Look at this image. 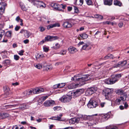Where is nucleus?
Masks as SVG:
<instances>
[{
  "instance_id": "obj_1",
  "label": "nucleus",
  "mask_w": 129,
  "mask_h": 129,
  "mask_svg": "<svg viewBox=\"0 0 129 129\" xmlns=\"http://www.w3.org/2000/svg\"><path fill=\"white\" fill-rule=\"evenodd\" d=\"M90 79V77H89L88 75H83L81 78H78L77 76H74L72 78L71 80L75 81H78L80 82L81 85H82L86 83L85 82Z\"/></svg>"
},
{
  "instance_id": "obj_2",
  "label": "nucleus",
  "mask_w": 129,
  "mask_h": 129,
  "mask_svg": "<svg viewBox=\"0 0 129 129\" xmlns=\"http://www.w3.org/2000/svg\"><path fill=\"white\" fill-rule=\"evenodd\" d=\"M97 115V114L91 116H87L85 115H82L81 117V121L84 120H91L92 122L91 123L92 125L96 124L98 123V121L94 120H95V118L94 117L95 116H96Z\"/></svg>"
},
{
  "instance_id": "obj_3",
  "label": "nucleus",
  "mask_w": 129,
  "mask_h": 129,
  "mask_svg": "<svg viewBox=\"0 0 129 129\" xmlns=\"http://www.w3.org/2000/svg\"><path fill=\"white\" fill-rule=\"evenodd\" d=\"M81 45L83 46L81 48V50H84L88 51L90 50L91 47L90 45L88 44L84 43L83 42H80L78 44V46L79 47Z\"/></svg>"
},
{
  "instance_id": "obj_4",
  "label": "nucleus",
  "mask_w": 129,
  "mask_h": 129,
  "mask_svg": "<svg viewBox=\"0 0 129 129\" xmlns=\"http://www.w3.org/2000/svg\"><path fill=\"white\" fill-rule=\"evenodd\" d=\"M111 92V89L108 88H106L103 91V93L105 94L106 99L108 100L112 98Z\"/></svg>"
},
{
  "instance_id": "obj_5",
  "label": "nucleus",
  "mask_w": 129,
  "mask_h": 129,
  "mask_svg": "<svg viewBox=\"0 0 129 129\" xmlns=\"http://www.w3.org/2000/svg\"><path fill=\"white\" fill-rule=\"evenodd\" d=\"M72 97L70 95H63L59 99V100L63 103L68 102L71 101Z\"/></svg>"
},
{
  "instance_id": "obj_6",
  "label": "nucleus",
  "mask_w": 129,
  "mask_h": 129,
  "mask_svg": "<svg viewBox=\"0 0 129 129\" xmlns=\"http://www.w3.org/2000/svg\"><path fill=\"white\" fill-rule=\"evenodd\" d=\"M116 92L118 95H120L121 96H122L123 97H124L126 98L127 97L126 91L124 89L121 88L118 89L116 91Z\"/></svg>"
},
{
  "instance_id": "obj_7",
  "label": "nucleus",
  "mask_w": 129,
  "mask_h": 129,
  "mask_svg": "<svg viewBox=\"0 0 129 129\" xmlns=\"http://www.w3.org/2000/svg\"><path fill=\"white\" fill-rule=\"evenodd\" d=\"M98 105L97 102L95 101L92 100H90L87 105L88 107L90 108H95Z\"/></svg>"
},
{
  "instance_id": "obj_8",
  "label": "nucleus",
  "mask_w": 129,
  "mask_h": 129,
  "mask_svg": "<svg viewBox=\"0 0 129 129\" xmlns=\"http://www.w3.org/2000/svg\"><path fill=\"white\" fill-rule=\"evenodd\" d=\"M117 81L115 80L114 76H112L111 78L105 80V83L107 84H113L115 83Z\"/></svg>"
},
{
  "instance_id": "obj_9",
  "label": "nucleus",
  "mask_w": 129,
  "mask_h": 129,
  "mask_svg": "<svg viewBox=\"0 0 129 129\" xmlns=\"http://www.w3.org/2000/svg\"><path fill=\"white\" fill-rule=\"evenodd\" d=\"M81 119L80 117L79 118H73L70 120V122L73 124L77 123L79 122L81 123L82 122Z\"/></svg>"
},
{
  "instance_id": "obj_10",
  "label": "nucleus",
  "mask_w": 129,
  "mask_h": 129,
  "mask_svg": "<svg viewBox=\"0 0 129 129\" xmlns=\"http://www.w3.org/2000/svg\"><path fill=\"white\" fill-rule=\"evenodd\" d=\"M20 33L24 34V36L26 38H28L31 35V33L29 31L24 29H21Z\"/></svg>"
},
{
  "instance_id": "obj_11",
  "label": "nucleus",
  "mask_w": 129,
  "mask_h": 129,
  "mask_svg": "<svg viewBox=\"0 0 129 129\" xmlns=\"http://www.w3.org/2000/svg\"><path fill=\"white\" fill-rule=\"evenodd\" d=\"M97 89V88L96 87H93L88 88L86 91V93H88L89 94L91 95L95 92Z\"/></svg>"
},
{
  "instance_id": "obj_12",
  "label": "nucleus",
  "mask_w": 129,
  "mask_h": 129,
  "mask_svg": "<svg viewBox=\"0 0 129 129\" xmlns=\"http://www.w3.org/2000/svg\"><path fill=\"white\" fill-rule=\"evenodd\" d=\"M7 4L4 2H2L0 4V14H2L4 12L5 7Z\"/></svg>"
},
{
  "instance_id": "obj_13",
  "label": "nucleus",
  "mask_w": 129,
  "mask_h": 129,
  "mask_svg": "<svg viewBox=\"0 0 129 129\" xmlns=\"http://www.w3.org/2000/svg\"><path fill=\"white\" fill-rule=\"evenodd\" d=\"M110 117V116L109 114H103L100 115L99 118H101V121L103 122L107 120Z\"/></svg>"
},
{
  "instance_id": "obj_14",
  "label": "nucleus",
  "mask_w": 129,
  "mask_h": 129,
  "mask_svg": "<svg viewBox=\"0 0 129 129\" xmlns=\"http://www.w3.org/2000/svg\"><path fill=\"white\" fill-rule=\"evenodd\" d=\"M58 38V37L57 36H48L45 37V41H51L57 39Z\"/></svg>"
},
{
  "instance_id": "obj_15",
  "label": "nucleus",
  "mask_w": 129,
  "mask_h": 129,
  "mask_svg": "<svg viewBox=\"0 0 129 129\" xmlns=\"http://www.w3.org/2000/svg\"><path fill=\"white\" fill-rule=\"evenodd\" d=\"M55 103L52 100H50L45 101L44 103V106L46 107H49L52 106Z\"/></svg>"
},
{
  "instance_id": "obj_16",
  "label": "nucleus",
  "mask_w": 129,
  "mask_h": 129,
  "mask_svg": "<svg viewBox=\"0 0 129 129\" xmlns=\"http://www.w3.org/2000/svg\"><path fill=\"white\" fill-rule=\"evenodd\" d=\"M68 50L69 53L71 54H74L78 51V50L72 46H70Z\"/></svg>"
},
{
  "instance_id": "obj_17",
  "label": "nucleus",
  "mask_w": 129,
  "mask_h": 129,
  "mask_svg": "<svg viewBox=\"0 0 129 129\" xmlns=\"http://www.w3.org/2000/svg\"><path fill=\"white\" fill-rule=\"evenodd\" d=\"M62 26L65 28H68L72 27V25L71 23L68 21L64 22L62 24Z\"/></svg>"
},
{
  "instance_id": "obj_18",
  "label": "nucleus",
  "mask_w": 129,
  "mask_h": 129,
  "mask_svg": "<svg viewBox=\"0 0 129 129\" xmlns=\"http://www.w3.org/2000/svg\"><path fill=\"white\" fill-rule=\"evenodd\" d=\"M82 93V89H77L73 92V95L75 97L79 96Z\"/></svg>"
},
{
  "instance_id": "obj_19",
  "label": "nucleus",
  "mask_w": 129,
  "mask_h": 129,
  "mask_svg": "<svg viewBox=\"0 0 129 129\" xmlns=\"http://www.w3.org/2000/svg\"><path fill=\"white\" fill-rule=\"evenodd\" d=\"M80 85L74 83L69 84L67 87L69 89H74L79 87Z\"/></svg>"
},
{
  "instance_id": "obj_20",
  "label": "nucleus",
  "mask_w": 129,
  "mask_h": 129,
  "mask_svg": "<svg viewBox=\"0 0 129 129\" xmlns=\"http://www.w3.org/2000/svg\"><path fill=\"white\" fill-rule=\"evenodd\" d=\"M44 89L43 88H36L33 89V91L34 94H37L43 92Z\"/></svg>"
},
{
  "instance_id": "obj_21",
  "label": "nucleus",
  "mask_w": 129,
  "mask_h": 129,
  "mask_svg": "<svg viewBox=\"0 0 129 129\" xmlns=\"http://www.w3.org/2000/svg\"><path fill=\"white\" fill-rule=\"evenodd\" d=\"M62 116V114H59V115L57 116L56 117H52L50 118V119L53 120L61 121H62L61 120V117Z\"/></svg>"
},
{
  "instance_id": "obj_22",
  "label": "nucleus",
  "mask_w": 129,
  "mask_h": 129,
  "mask_svg": "<svg viewBox=\"0 0 129 129\" xmlns=\"http://www.w3.org/2000/svg\"><path fill=\"white\" fill-rule=\"evenodd\" d=\"M126 100V98L124 99L122 96H121L119 98L116 99L115 101V103L118 105H119L121 101H125Z\"/></svg>"
},
{
  "instance_id": "obj_23",
  "label": "nucleus",
  "mask_w": 129,
  "mask_h": 129,
  "mask_svg": "<svg viewBox=\"0 0 129 129\" xmlns=\"http://www.w3.org/2000/svg\"><path fill=\"white\" fill-rule=\"evenodd\" d=\"M128 61V60H127L118 62L117 63V66H116V67H121L124 66L126 64L127 61Z\"/></svg>"
},
{
  "instance_id": "obj_24",
  "label": "nucleus",
  "mask_w": 129,
  "mask_h": 129,
  "mask_svg": "<svg viewBox=\"0 0 129 129\" xmlns=\"http://www.w3.org/2000/svg\"><path fill=\"white\" fill-rule=\"evenodd\" d=\"M60 26L59 24L58 23H55L53 24L47 26V29H50L54 27H59Z\"/></svg>"
},
{
  "instance_id": "obj_25",
  "label": "nucleus",
  "mask_w": 129,
  "mask_h": 129,
  "mask_svg": "<svg viewBox=\"0 0 129 129\" xmlns=\"http://www.w3.org/2000/svg\"><path fill=\"white\" fill-rule=\"evenodd\" d=\"M113 0H104V4L106 5L111 6L112 4Z\"/></svg>"
},
{
  "instance_id": "obj_26",
  "label": "nucleus",
  "mask_w": 129,
  "mask_h": 129,
  "mask_svg": "<svg viewBox=\"0 0 129 129\" xmlns=\"http://www.w3.org/2000/svg\"><path fill=\"white\" fill-rule=\"evenodd\" d=\"M33 89L32 90L28 89L25 91L23 92L24 96H26L32 94V93H33Z\"/></svg>"
},
{
  "instance_id": "obj_27",
  "label": "nucleus",
  "mask_w": 129,
  "mask_h": 129,
  "mask_svg": "<svg viewBox=\"0 0 129 129\" xmlns=\"http://www.w3.org/2000/svg\"><path fill=\"white\" fill-rule=\"evenodd\" d=\"M88 37V35L85 33H83L82 34L79 35V38H81L82 39H87Z\"/></svg>"
},
{
  "instance_id": "obj_28",
  "label": "nucleus",
  "mask_w": 129,
  "mask_h": 129,
  "mask_svg": "<svg viewBox=\"0 0 129 129\" xmlns=\"http://www.w3.org/2000/svg\"><path fill=\"white\" fill-rule=\"evenodd\" d=\"M86 101V98L84 97L80 98L79 101L80 104L83 106L85 104Z\"/></svg>"
},
{
  "instance_id": "obj_29",
  "label": "nucleus",
  "mask_w": 129,
  "mask_h": 129,
  "mask_svg": "<svg viewBox=\"0 0 129 129\" xmlns=\"http://www.w3.org/2000/svg\"><path fill=\"white\" fill-rule=\"evenodd\" d=\"M9 114L7 113L1 114L0 113V119H3L9 116Z\"/></svg>"
},
{
  "instance_id": "obj_30",
  "label": "nucleus",
  "mask_w": 129,
  "mask_h": 129,
  "mask_svg": "<svg viewBox=\"0 0 129 129\" xmlns=\"http://www.w3.org/2000/svg\"><path fill=\"white\" fill-rule=\"evenodd\" d=\"M83 0H76L75 4L81 6L83 4Z\"/></svg>"
},
{
  "instance_id": "obj_31",
  "label": "nucleus",
  "mask_w": 129,
  "mask_h": 129,
  "mask_svg": "<svg viewBox=\"0 0 129 129\" xmlns=\"http://www.w3.org/2000/svg\"><path fill=\"white\" fill-rule=\"evenodd\" d=\"M114 4L115 5L120 7L121 6L122 3L119 1L117 0H115L114 1Z\"/></svg>"
},
{
  "instance_id": "obj_32",
  "label": "nucleus",
  "mask_w": 129,
  "mask_h": 129,
  "mask_svg": "<svg viewBox=\"0 0 129 129\" xmlns=\"http://www.w3.org/2000/svg\"><path fill=\"white\" fill-rule=\"evenodd\" d=\"M115 80H116L117 82L121 77V74H116L115 75H112Z\"/></svg>"
},
{
  "instance_id": "obj_33",
  "label": "nucleus",
  "mask_w": 129,
  "mask_h": 129,
  "mask_svg": "<svg viewBox=\"0 0 129 129\" xmlns=\"http://www.w3.org/2000/svg\"><path fill=\"white\" fill-rule=\"evenodd\" d=\"M12 31H9L6 32V36L8 38H11L12 37Z\"/></svg>"
},
{
  "instance_id": "obj_34",
  "label": "nucleus",
  "mask_w": 129,
  "mask_h": 129,
  "mask_svg": "<svg viewBox=\"0 0 129 129\" xmlns=\"http://www.w3.org/2000/svg\"><path fill=\"white\" fill-rule=\"evenodd\" d=\"M15 20L18 22L19 21H20L21 22V23L20 24V25L22 26L23 25V23H22L23 20L22 19H20L19 16H17L16 17Z\"/></svg>"
},
{
  "instance_id": "obj_35",
  "label": "nucleus",
  "mask_w": 129,
  "mask_h": 129,
  "mask_svg": "<svg viewBox=\"0 0 129 129\" xmlns=\"http://www.w3.org/2000/svg\"><path fill=\"white\" fill-rule=\"evenodd\" d=\"M106 129H118L116 126L112 125H110L106 127Z\"/></svg>"
},
{
  "instance_id": "obj_36",
  "label": "nucleus",
  "mask_w": 129,
  "mask_h": 129,
  "mask_svg": "<svg viewBox=\"0 0 129 129\" xmlns=\"http://www.w3.org/2000/svg\"><path fill=\"white\" fill-rule=\"evenodd\" d=\"M19 106H22L21 107L19 108V109L24 110L27 108V106L25 104H23L22 105L21 104H19Z\"/></svg>"
},
{
  "instance_id": "obj_37",
  "label": "nucleus",
  "mask_w": 129,
  "mask_h": 129,
  "mask_svg": "<svg viewBox=\"0 0 129 129\" xmlns=\"http://www.w3.org/2000/svg\"><path fill=\"white\" fill-rule=\"evenodd\" d=\"M113 56L111 54H109L104 57L105 59H107L109 58H113Z\"/></svg>"
},
{
  "instance_id": "obj_38",
  "label": "nucleus",
  "mask_w": 129,
  "mask_h": 129,
  "mask_svg": "<svg viewBox=\"0 0 129 129\" xmlns=\"http://www.w3.org/2000/svg\"><path fill=\"white\" fill-rule=\"evenodd\" d=\"M60 45L57 43L55 44V46H54L52 48L53 49L56 50L60 48Z\"/></svg>"
},
{
  "instance_id": "obj_39",
  "label": "nucleus",
  "mask_w": 129,
  "mask_h": 129,
  "mask_svg": "<svg viewBox=\"0 0 129 129\" xmlns=\"http://www.w3.org/2000/svg\"><path fill=\"white\" fill-rule=\"evenodd\" d=\"M85 1L88 5L89 6L93 5V3L91 0H85Z\"/></svg>"
},
{
  "instance_id": "obj_40",
  "label": "nucleus",
  "mask_w": 129,
  "mask_h": 129,
  "mask_svg": "<svg viewBox=\"0 0 129 129\" xmlns=\"http://www.w3.org/2000/svg\"><path fill=\"white\" fill-rule=\"evenodd\" d=\"M19 104H16L13 105H9L7 106L8 108H12L14 107H18L19 106Z\"/></svg>"
},
{
  "instance_id": "obj_41",
  "label": "nucleus",
  "mask_w": 129,
  "mask_h": 129,
  "mask_svg": "<svg viewBox=\"0 0 129 129\" xmlns=\"http://www.w3.org/2000/svg\"><path fill=\"white\" fill-rule=\"evenodd\" d=\"M3 63L6 65H9L11 63V61L9 59H6L4 60Z\"/></svg>"
},
{
  "instance_id": "obj_42",
  "label": "nucleus",
  "mask_w": 129,
  "mask_h": 129,
  "mask_svg": "<svg viewBox=\"0 0 129 129\" xmlns=\"http://www.w3.org/2000/svg\"><path fill=\"white\" fill-rule=\"evenodd\" d=\"M58 4L56 3H52L51 4V6L52 7L56 10H57Z\"/></svg>"
},
{
  "instance_id": "obj_43",
  "label": "nucleus",
  "mask_w": 129,
  "mask_h": 129,
  "mask_svg": "<svg viewBox=\"0 0 129 129\" xmlns=\"http://www.w3.org/2000/svg\"><path fill=\"white\" fill-rule=\"evenodd\" d=\"M5 33V31L3 30H0V40L1 39L3 36L4 35Z\"/></svg>"
},
{
  "instance_id": "obj_44",
  "label": "nucleus",
  "mask_w": 129,
  "mask_h": 129,
  "mask_svg": "<svg viewBox=\"0 0 129 129\" xmlns=\"http://www.w3.org/2000/svg\"><path fill=\"white\" fill-rule=\"evenodd\" d=\"M34 65L35 67L38 69H41L42 68V65L40 64H34Z\"/></svg>"
},
{
  "instance_id": "obj_45",
  "label": "nucleus",
  "mask_w": 129,
  "mask_h": 129,
  "mask_svg": "<svg viewBox=\"0 0 129 129\" xmlns=\"http://www.w3.org/2000/svg\"><path fill=\"white\" fill-rule=\"evenodd\" d=\"M67 51L65 50H61L60 52L58 53L59 54L61 55H64L66 54V53Z\"/></svg>"
},
{
  "instance_id": "obj_46",
  "label": "nucleus",
  "mask_w": 129,
  "mask_h": 129,
  "mask_svg": "<svg viewBox=\"0 0 129 129\" xmlns=\"http://www.w3.org/2000/svg\"><path fill=\"white\" fill-rule=\"evenodd\" d=\"M20 6L22 10L24 11H26L27 9L23 5L20 4Z\"/></svg>"
},
{
  "instance_id": "obj_47",
  "label": "nucleus",
  "mask_w": 129,
  "mask_h": 129,
  "mask_svg": "<svg viewBox=\"0 0 129 129\" xmlns=\"http://www.w3.org/2000/svg\"><path fill=\"white\" fill-rule=\"evenodd\" d=\"M12 129H24V127H21L19 128L17 126L15 125L13 127Z\"/></svg>"
},
{
  "instance_id": "obj_48",
  "label": "nucleus",
  "mask_w": 129,
  "mask_h": 129,
  "mask_svg": "<svg viewBox=\"0 0 129 129\" xmlns=\"http://www.w3.org/2000/svg\"><path fill=\"white\" fill-rule=\"evenodd\" d=\"M59 88H61L64 86L66 84L65 83H61L58 84Z\"/></svg>"
},
{
  "instance_id": "obj_49",
  "label": "nucleus",
  "mask_w": 129,
  "mask_h": 129,
  "mask_svg": "<svg viewBox=\"0 0 129 129\" xmlns=\"http://www.w3.org/2000/svg\"><path fill=\"white\" fill-rule=\"evenodd\" d=\"M19 58V57L17 55H14V58L16 60H18Z\"/></svg>"
},
{
  "instance_id": "obj_50",
  "label": "nucleus",
  "mask_w": 129,
  "mask_h": 129,
  "mask_svg": "<svg viewBox=\"0 0 129 129\" xmlns=\"http://www.w3.org/2000/svg\"><path fill=\"white\" fill-rule=\"evenodd\" d=\"M43 49L44 51L46 52H48L49 50V48L47 47L44 46Z\"/></svg>"
},
{
  "instance_id": "obj_51",
  "label": "nucleus",
  "mask_w": 129,
  "mask_h": 129,
  "mask_svg": "<svg viewBox=\"0 0 129 129\" xmlns=\"http://www.w3.org/2000/svg\"><path fill=\"white\" fill-rule=\"evenodd\" d=\"M62 10V8L61 7V4L60 5H59L58 4V6L57 7V10H58L59 11H60L61 10Z\"/></svg>"
},
{
  "instance_id": "obj_52",
  "label": "nucleus",
  "mask_w": 129,
  "mask_h": 129,
  "mask_svg": "<svg viewBox=\"0 0 129 129\" xmlns=\"http://www.w3.org/2000/svg\"><path fill=\"white\" fill-rule=\"evenodd\" d=\"M123 24V22H120L118 24V25L119 27L121 28L122 27Z\"/></svg>"
},
{
  "instance_id": "obj_53",
  "label": "nucleus",
  "mask_w": 129,
  "mask_h": 129,
  "mask_svg": "<svg viewBox=\"0 0 129 129\" xmlns=\"http://www.w3.org/2000/svg\"><path fill=\"white\" fill-rule=\"evenodd\" d=\"M74 9L75 10V12L76 13H78L79 12V11L78 8L76 7H74Z\"/></svg>"
},
{
  "instance_id": "obj_54",
  "label": "nucleus",
  "mask_w": 129,
  "mask_h": 129,
  "mask_svg": "<svg viewBox=\"0 0 129 129\" xmlns=\"http://www.w3.org/2000/svg\"><path fill=\"white\" fill-rule=\"evenodd\" d=\"M53 88L55 89L59 88L58 84L54 85L53 86Z\"/></svg>"
},
{
  "instance_id": "obj_55",
  "label": "nucleus",
  "mask_w": 129,
  "mask_h": 129,
  "mask_svg": "<svg viewBox=\"0 0 129 129\" xmlns=\"http://www.w3.org/2000/svg\"><path fill=\"white\" fill-rule=\"evenodd\" d=\"M20 26L16 25L15 28V30L16 31H17L20 29Z\"/></svg>"
},
{
  "instance_id": "obj_56",
  "label": "nucleus",
  "mask_w": 129,
  "mask_h": 129,
  "mask_svg": "<svg viewBox=\"0 0 129 129\" xmlns=\"http://www.w3.org/2000/svg\"><path fill=\"white\" fill-rule=\"evenodd\" d=\"M24 51L22 50H21L19 51V54L20 55H23V53L24 52Z\"/></svg>"
},
{
  "instance_id": "obj_57",
  "label": "nucleus",
  "mask_w": 129,
  "mask_h": 129,
  "mask_svg": "<svg viewBox=\"0 0 129 129\" xmlns=\"http://www.w3.org/2000/svg\"><path fill=\"white\" fill-rule=\"evenodd\" d=\"M60 109V107H54L53 108V109L54 110H59Z\"/></svg>"
},
{
  "instance_id": "obj_58",
  "label": "nucleus",
  "mask_w": 129,
  "mask_h": 129,
  "mask_svg": "<svg viewBox=\"0 0 129 129\" xmlns=\"http://www.w3.org/2000/svg\"><path fill=\"white\" fill-rule=\"evenodd\" d=\"M23 42L25 44L28 43L29 42V40L28 39H26L24 40L23 41Z\"/></svg>"
},
{
  "instance_id": "obj_59",
  "label": "nucleus",
  "mask_w": 129,
  "mask_h": 129,
  "mask_svg": "<svg viewBox=\"0 0 129 129\" xmlns=\"http://www.w3.org/2000/svg\"><path fill=\"white\" fill-rule=\"evenodd\" d=\"M7 39L5 37H4V38L2 42H3L6 43L7 42Z\"/></svg>"
},
{
  "instance_id": "obj_60",
  "label": "nucleus",
  "mask_w": 129,
  "mask_h": 129,
  "mask_svg": "<svg viewBox=\"0 0 129 129\" xmlns=\"http://www.w3.org/2000/svg\"><path fill=\"white\" fill-rule=\"evenodd\" d=\"M40 31L41 32H42L45 30V28L42 27H40Z\"/></svg>"
},
{
  "instance_id": "obj_61",
  "label": "nucleus",
  "mask_w": 129,
  "mask_h": 129,
  "mask_svg": "<svg viewBox=\"0 0 129 129\" xmlns=\"http://www.w3.org/2000/svg\"><path fill=\"white\" fill-rule=\"evenodd\" d=\"M128 107V105L126 102H125L124 104V107L125 109H126Z\"/></svg>"
},
{
  "instance_id": "obj_62",
  "label": "nucleus",
  "mask_w": 129,
  "mask_h": 129,
  "mask_svg": "<svg viewBox=\"0 0 129 129\" xmlns=\"http://www.w3.org/2000/svg\"><path fill=\"white\" fill-rule=\"evenodd\" d=\"M61 6L62 9V8L63 9H65L66 7V5H64L62 4H61Z\"/></svg>"
},
{
  "instance_id": "obj_63",
  "label": "nucleus",
  "mask_w": 129,
  "mask_h": 129,
  "mask_svg": "<svg viewBox=\"0 0 129 129\" xmlns=\"http://www.w3.org/2000/svg\"><path fill=\"white\" fill-rule=\"evenodd\" d=\"M72 9V8L71 7H68V10L69 11H71Z\"/></svg>"
},
{
  "instance_id": "obj_64",
  "label": "nucleus",
  "mask_w": 129,
  "mask_h": 129,
  "mask_svg": "<svg viewBox=\"0 0 129 129\" xmlns=\"http://www.w3.org/2000/svg\"><path fill=\"white\" fill-rule=\"evenodd\" d=\"M62 129H73L72 127H67Z\"/></svg>"
}]
</instances>
